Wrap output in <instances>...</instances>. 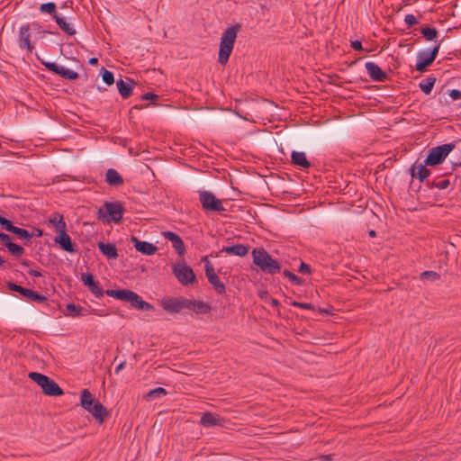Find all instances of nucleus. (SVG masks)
I'll return each instance as SVG.
<instances>
[{
  "instance_id": "1",
  "label": "nucleus",
  "mask_w": 461,
  "mask_h": 461,
  "mask_svg": "<svg viewBox=\"0 0 461 461\" xmlns=\"http://www.w3.org/2000/svg\"><path fill=\"white\" fill-rule=\"evenodd\" d=\"M240 29V24H235L228 27L221 36L218 62L220 64H226L234 48L237 34Z\"/></svg>"
},
{
  "instance_id": "2",
  "label": "nucleus",
  "mask_w": 461,
  "mask_h": 461,
  "mask_svg": "<svg viewBox=\"0 0 461 461\" xmlns=\"http://www.w3.org/2000/svg\"><path fill=\"white\" fill-rule=\"evenodd\" d=\"M253 263L262 272L275 275L279 273L281 266L279 262L269 255V253L263 248H255L252 252Z\"/></svg>"
},
{
  "instance_id": "3",
  "label": "nucleus",
  "mask_w": 461,
  "mask_h": 461,
  "mask_svg": "<svg viewBox=\"0 0 461 461\" xmlns=\"http://www.w3.org/2000/svg\"><path fill=\"white\" fill-rule=\"evenodd\" d=\"M123 212L124 207L121 202H104L97 211V219L104 223H118L122 221Z\"/></svg>"
},
{
  "instance_id": "4",
  "label": "nucleus",
  "mask_w": 461,
  "mask_h": 461,
  "mask_svg": "<svg viewBox=\"0 0 461 461\" xmlns=\"http://www.w3.org/2000/svg\"><path fill=\"white\" fill-rule=\"evenodd\" d=\"M454 142L446 143L429 149L426 158V165L434 167L442 164L448 154L455 149Z\"/></svg>"
},
{
  "instance_id": "5",
  "label": "nucleus",
  "mask_w": 461,
  "mask_h": 461,
  "mask_svg": "<svg viewBox=\"0 0 461 461\" xmlns=\"http://www.w3.org/2000/svg\"><path fill=\"white\" fill-rule=\"evenodd\" d=\"M199 202L206 212L221 213L225 211L221 200L218 199L211 191H198Z\"/></svg>"
},
{
  "instance_id": "6",
  "label": "nucleus",
  "mask_w": 461,
  "mask_h": 461,
  "mask_svg": "<svg viewBox=\"0 0 461 461\" xmlns=\"http://www.w3.org/2000/svg\"><path fill=\"white\" fill-rule=\"evenodd\" d=\"M440 48V41L433 47L431 50H421L417 54L416 69L424 72L435 60Z\"/></svg>"
},
{
  "instance_id": "7",
  "label": "nucleus",
  "mask_w": 461,
  "mask_h": 461,
  "mask_svg": "<svg viewBox=\"0 0 461 461\" xmlns=\"http://www.w3.org/2000/svg\"><path fill=\"white\" fill-rule=\"evenodd\" d=\"M176 278L183 285H187L195 281V275L193 269L185 263H176L172 267Z\"/></svg>"
},
{
  "instance_id": "8",
  "label": "nucleus",
  "mask_w": 461,
  "mask_h": 461,
  "mask_svg": "<svg viewBox=\"0 0 461 461\" xmlns=\"http://www.w3.org/2000/svg\"><path fill=\"white\" fill-rule=\"evenodd\" d=\"M205 276L209 283L212 285L213 289L219 294H223L226 292L224 284L220 280L215 273L212 264L209 260H205Z\"/></svg>"
},
{
  "instance_id": "9",
  "label": "nucleus",
  "mask_w": 461,
  "mask_h": 461,
  "mask_svg": "<svg viewBox=\"0 0 461 461\" xmlns=\"http://www.w3.org/2000/svg\"><path fill=\"white\" fill-rule=\"evenodd\" d=\"M7 287L14 292L19 293L20 294L30 299L31 301H33L36 303H44L47 301L46 296H44L41 294H38L37 292H34L31 289L24 288L21 285H18L14 283H11V282L8 283Z\"/></svg>"
},
{
  "instance_id": "10",
  "label": "nucleus",
  "mask_w": 461,
  "mask_h": 461,
  "mask_svg": "<svg viewBox=\"0 0 461 461\" xmlns=\"http://www.w3.org/2000/svg\"><path fill=\"white\" fill-rule=\"evenodd\" d=\"M200 423L205 428L225 427L227 420L212 412H203L201 415Z\"/></svg>"
},
{
  "instance_id": "11",
  "label": "nucleus",
  "mask_w": 461,
  "mask_h": 461,
  "mask_svg": "<svg viewBox=\"0 0 461 461\" xmlns=\"http://www.w3.org/2000/svg\"><path fill=\"white\" fill-rule=\"evenodd\" d=\"M163 309L171 313H178L183 309H185V298H165L161 302Z\"/></svg>"
},
{
  "instance_id": "12",
  "label": "nucleus",
  "mask_w": 461,
  "mask_h": 461,
  "mask_svg": "<svg viewBox=\"0 0 461 461\" xmlns=\"http://www.w3.org/2000/svg\"><path fill=\"white\" fill-rule=\"evenodd\" d=\"M18 45L20 49H25L29 53L32 52L34 47L31 44V29L28 24L23 25L19 29Z\"/></svg>"
},
{
  "instance_id": "13",
  "label": "nucleus",
  "mask_w": 461,
  "mask_h": 461,
  "mask_svg": "<svg viewBox=\"0 0 461 461\" xmlns=\"http://www.w3.org/2000/svg\"><path fill=\"white\" fill-rule=\"evenodd\" d=\"M81 280L83 281L84 285L88 287V289L91 291V293L95 295L97 298H101L104 291L100 286L99 283L95 281L94 276L90 273H83L81 275Z\"/></svg>"
},
{
  "instance_id": "14",
  "label": "nucleus",
  "mask_w": 461,
  "mask_h": 461,
  "mask_svg": "<svg viewBox=\"0 0 461 461\" xmlns=\"http://www.w3.org/2000/svg\"><path fill=\"white\" fill-rule=\"evenodd\" d=\"M426 160L423 163H414L410 168V174L413 178H418L420 182L425 181L430 175V170L427 168Z\"/></svg>"
},
{
  "instance_id": "15",
  "label": "nucleus",
  "mask_w": 461,
  "mask_h": 461,
  "mask_svg": "<svg viewBox=\"0 0 461 461\" xmlns=\"http://www.w3.org/2000/svg\"><path fill=\"white\" fill-rule=\"evenodd\" d=\"M365 68L369 77L375 82H384L387 78V75L375 62L368 61L365 64Z\"/></svg>"
},
{
  "instance_id": "16",
  "label": "nucleus",
  "mask_w": 461,
  "mask_h": 461,
  "mask_svg": "<svg viewBox=\"0 0 461 461\" xmlns=\"http://www.w3.org/2000/svg\"><path fill=\"white\" fill-rule=\"evenodd\" d=\"M54 241L67 252L74 253L76 251L75 246L69 235L67 233V230L58 232V236L55 238Z\"/></svg>"
},
{
  "instance_id": "17",
  "label": "nucleus",
  "mask_w": 461,
  "mask_h": 461,
  "mask_svg": "<svg viewBox=\"0 0 461 461\" xmlns=\"http://www.w3.org/2000/svg\"><path fill=\"white\" fill-rule=\"evenodd\" d=\"M163 234L167 240L171 241L172 246L176 250L177 254L179 256H184V254L185 253V248L181 238L172 231H166Z\"/></svg>"
},
{
  "instance_id": "18",
  "label": "nucleus",
  "mask_w": 461,
  "mask_h": 461,
  "mask_svg": "<svg viewBox=\"0 0 461 461\" xmlns=\"http://www.w3.org/2000/svg\"><path fill=\"white\" fill-rule=\"evenodd\" d=\"M44 394L49 396H60L64 393L61 387L50 377L47 379L44 385L41 387Z\"/></svg>"
},
{
  "instance_id": "19",
  "label": "nucleus",
  "mask_w": 461,
  "mask_h": 461,
  "mask_svg": "<svg viewBox=\"0 0 461 461\" xmlns=\"http://www.w3.org/2000/svg\"><path fill=\"white\" fill-rule=\"evenodd\" d=\"M185 309L193 311L196 313L205 314L211 311V306L201 301H194L186 299Z\"/></svg>"
},
{
  "instance_id": "20",
  "label": "nucleus",
  "mask_w": 461,
  "mask_h": 461,
  "mask_svg": "<svg viewBox=\"0 0 461 461\" xmlns=\"http://www.w3.org/2000/svg\"><path fill=\"white\" fill-rule=\"evenodd\" d=\"M105 182L111 186H120L124 183L122 176L114 168L106 171Z\"/></svg>"
},
{
  "instance_id": "21",
  "label": "nucleus",
  "mask_w": 461,
  "mask_h": 461,
  "mask_svg": "<svg viewBox=\"0 0 461 461\" xmlns=\"http://www.w3.org/2000/svg\"><path fill=\"white\" fill-rule=\"evenodd\" d=\"M292 163L302 168H309L311 163L308 161L306 155L303 151H293L291 155Z\"/></svg>"
},
{
  "instance_id": "22",
  "label": "nucleus",
  "mask_w": 461,
  "mask_h": 461,
  "mask_svg": "<svg viewBox=\"0 0 461 461\" xmlns=\"http://www.w3.org/2000/svg\"><path fill=\"white\" fill-rule=\"evenodd\" d=\"M221 252L239 257H244L249 253V246L243 244H237L233 246L223 247Z\"/></svg>"
},
{
  "instance_id": "23",
  "label": "nucleus",
  "mask_w": 461,
  "mask_h": 461,
  "mask_svg": "<svg viewBox=\"0 0 461 461\" xmlns=\"http://www.w3.org/2000/svg\"><path fill=\"white\" fill-rule=\"evenodd\" d=\"M95 402L97 401L94 399L92 393L87 389L82 390L80 394V402L81 406L85 410H86L87 411H92L91 409L93 408Z\"/></svg>"
},
{
  "instance_id": "24",
  "label": "nucleus",
  "mask_w": 461,
  "mask_h": 461,
  "mask_svg": "<svg viewBox=\"0 0 461 461\" xmlns=\"http://www.w3.org/2000/svg\"><path fill=\"white\" fill-rule=\"evenodd\" d=\"M92 411H89L93 417L99 421V423H103L105 417L108 416V412L106 409L99 402H95Z\"/></svg>"
},
{
  "instance_id": "25",
  "label": "nucleus",
  "mask_w": 461,
  "mask_h": 461,
  "mask_svg": "<svg viewBox=\"0 0 461 461\" xmlns=\"http://www.w3.org/2000/svg\"><path fill=\"white\" fill-rule=\"evenodd\" d=\"M54 20L60 28V30H62L65 33L70 36L76 34V30L74 26L68 22H67L65 18L61 17L60 15H54Z\"/></svg>"
},
{
  "instance_id": "26",
  "label": "nucleus",
  "mask_w": 461,
  "mask_h": 461,
  "mask_svg": "<svg viewBox=\"0 0 461 461\" xmlns=\"http://www.w3.org/2000/svg\"><path fill=\"white\" fill-rule=\"evenodd\" d=\"M98 248L108 258L115 259L118 257L116 247L113 244L100 242Z\"/></svg>"
},
{
  "instance_id": "27",
  "label": "nucleus",
  "mask_w": 461,
  "mask_h": 461,
  "mask_svg": "<svg viewBox=\"0 0 461 461\" xmlns=\"http://www.w3.org/2000/svg\"><path fill=\"white\" fill-rule=\"evenodd\" d=\"M49 222L55 228L57 232L66 230L67 224L64 221L63 215L56 214L49 219Z\"/></svg>"
},
{
  "instance_id": "28",
  "label": "nucleus",
  "mask_w": 461,
  "mask_h": 461,
  "mask_svg": "<svg viewBox=\"0 0 461 461\" xmlns=\"http://www.w3.org/2000/svg\"><path fill=\"white\" fill-rule=\"evenodd\" d=\"M435 83L436 78L434 77H427L419 83V87L425 95H429Z\"/></svg>"
},
{
  "instance_id": "29",
  "label": "nucleus",
  "mask_w": 461,
  "mask_h": 461,
  "mask_svg": "<svg viewBox=\"0 0 461 461\" xmlns=\"http://www.w3.org/2000/svg\"><path fill=\"white\" fill-rule=\"evenodd\" d=\"M116 85H117V88H118L120 95L123 98H127L131 95V86L129 83L124 82L122 79H120L117 81Z\"/></svg>"
},
{
  "instance_id": "30",
  "label": "nucleus",
  "mask_w": 461,
  "mask_h": 461,
  "mask_svg": "<svg viewBox=\"0 0 461 461\" xmlns=\"http://www.w3.org/2000/svg\"><path fill=\"white\" fill-rule=\"evenodd\" d=\"M57 75L60 76L62 78L74 80L78 77V73L68 69L63 66H59Z\"/></svg>"
},
{
  "instance_id": "31",
  "label": "nucleus",
  "mask_w": 461,
  "mask_h": 461,
  "mask_svg": "<svg viewBox=\"0 0 461 461\" xmlns=\"http://www.w3.org/2000/svg\"><path fill=\"white\" fill-rule=\"evenodd\" d=\"M9 232H12L14 234H16L20 239L30 240L32 237V234L30 233L27 230L19 228L16 226H13Z\"/></svg>"
},
{
  "instance_id": "32",
  "label": "nucleus",
  "mask_w": 461,
  "mask_h": 461,
  "mask_svg": "<svg viewBox=\"0 0 461 461\" xmlns=\"http://www.w3.org/2000/svg\"><path fill=\"white\" fill-rule=\"evenodd\" d=\"M167 394V392L162 387H158L155 389L150 390L149 393H146V400H153L157 398H162Z\"/></svg>"
},
{
  "instance_id": "33",
  "label": "nucleus",
  "mask_w": 461,
  "mask_h": 461,
  "mask_svg": "<svg viewBox=\"0 0 461 461\" xmlns=\"http://www.w3.org/2000/svg\"><path fill=\"white\" fill-rule=\"evenodd\" d=\"M28 377L31 378L33 382H35L37 384H39L41 387L44 385V383H46L49 376L38 373V372H30L28 374Z\"/></svg>"
},
{
  "instance_id": "34",
  "label": "nucleus",
  "mask_w": 461,
  "mask_h": 461,
  "mask_svg": "<svg viewBox=\"0 0 461 461\" xmlns=\"http://www.w3.org/2000/svg\"><path fill=\"white\" fill-rule=\"evenodd\" d=\"M6 248L8 249L9 252L15 257H21L24 254V249L12 241L7 242Z\"/></svg>"
},
{
  "instance_id": "35",
  "label": "nucleus",
  "mask_w": 461,
  "mask_h": 461,
  "mask_svg": "<svg viewBox=\"0 0 461 461\" xmlns=\"http://www.w3.org/2000/svg\"><path fill=\"white\" fill-rule=\"evenodd\" d=\"M40 11L41 13H47L50 14L53 18L54 15H59V14L56 12V5L53 2H48L44 3L40 6Z\"/></svg>"
},
{
  "instance_id": "36",
  "label": "nucleus",
  "mask_w": 461,
  "mask_h": 461,
  "mask_svg": "<svg viewBox=\"0 0 461 461\" xmlns=\"http://www.w3.org/2000/svg\"><path fill=\"white\" fill-rule=\"evenodd\" d=\"M420 33L429 41H434L438 36V31L431 27L422 28Z\"/></svg>"
},
{
  "instance_id": "37",
  "label": "nucleus",
  "mask_w": 461,
  "mask_h": 461,
  "mask_svg": "<svg viewBox=\"0 0 461 461\" xmlns=\"http://www.w3.org/2000/svg\"><path fill=\"white\" fill-rule=\"evenodd\" d=\"M132 295L134 298L128 300V303H130L131 305L136 309H144V301L142 298L134 292H132Z\"/></svg>"
},
{
  "instance_id": "38",
  "label": "nucleus",
  "mask_w": 461,
  "mask_h": 461,
  "mask_svg": "<svg viewBox=\"0 0 461 461\" xmlns=\"http://www.w3.org/2000/svg\"><path fill=\"white\" fill-rule=\"evenodd\" d=\"M67 310L69 311V315L71 317H79V316H82L84 315L83 314V307L79 306V305H76L74 303H68L67 305Z\"/></svg>"
},
{
  "instance_id": "39",
  "label": "nucleus",
  "mask_w": 461,
  "mask_h": 461,
  "mask_svg": "<svg viewBox=\"0 0 461 461\" xmlns=\"http://www.w3.org/2000/svg\"><path fill=\"white\" fill-rule=\"evenodd\" d=\"M420 278L422 280L435 282L440 278V276L435 271H424L420 274Z\"/></svg>"
},
{
  "instance_id": "40",
  "label": "nucleus",
  "mask_w": 461,
  "mask_h": 461,
  "mask_svg": "<svg viewBox=\"0 0 461 461\" xmlns=\"http://www.w3.org/2000/svg\"><path fill=\"white\" fill-rule=\"evenodd\" d=\"M102 70H103V74H102L103 81L108 86L113 85L114 83L113 73L109 70H106L104 68H102Z\"/></svg>"
},
{
  "instance_id": "41",
  "label": "nucleus",
  "mask_w": 461,
  "mask_h": 461,
  "mask_svg": "<svg viewBox=\"0 0 461 461\" xmlns=\"http://www.w3.org/2000/svg\"><path fill=\"white\" fill-rule=\"evenodd\" d=\"M450 185V182L448 179H444L438 182H432L430 186L437 187L438 189L444 190L447 189Z\"/></svg>"
},
{
  "instance_id": "42",
  "label": "nucleus",
  "mask_w": 461,
  "mask_h": 461,
  "mask_svg": "<svg viewBox=\"0 0 461 461\" xmlns=\"http://www.w3.org/2000/svg\"><path fill=\"white\" fill-rule=\"evenodd\" d=\"M291 304L294 307H298V308H301L303 310H313L314 309V306L308 303H301V302H297V301H293L291 303Z\"/></svg>"
},
{
  "instance_id": "43",
  "label": "nucleus",
  "mask_w": 461,
  "mask_h": 461,
  "mask_svg": "<svg viewBox=\"0 0 461 461\" xmlns=\"http://www.w3.org/2000/svg\"><path fill=\"white\" fill-rule=\"evenodd\" d=\"M284 276L288 277L293 283L296 285L301 284V279L296 275H294V273L290 272L287 269L284 271Z\"/></svg>"
},
{
  "instance_id": "44",
  "label": "nucleus",
  "mask_w": 461,
  "mask_h": 461,
  "mask_svg": "<svg viewBox=\"0 0 461 461\" xmlns=\"http://www.w3.org/2000/svg\"><path fill=\"white\" fill-rule=\"evenodd\" d=\"M404 22L408 25V27H412L413 25L418 23L417 18L411 14L405 15Z\"/></svg>"
},
{
  "instance_id": "45",
  "label": "nucleus",
  "mask_w": 461,
  "mask_h": 461,
  "mask_svg": "<svg viewBox=\"0 0 461 461\" xmlns=\"http://www.w3.org/2000/svg\"><path fill=\"white\" fill-rule=\"evenodd\" d=\"M131 241L134 243L135 249L144 254V241L139 240L136 237H131Z\"/></svg>"
},
{
  "instance_id": "46",
  "label": "nucleus",
  "mask_w": 461,
  "mask_h": 461,
  "mask_svg": "<svg viewBox=\"0 0 461 461\" xmlns=\"http://www.w3.org/2000/svg\"><path fill=\"white\" fill-rule=\"evenodd\" d=\"M0 225L7 231H10L12 227L14 226L12 221L3 216L0 215Z\"/></svg>"
},
{
  "instance_id": "47",
  "label": "nucleus",
  "mask_w": 461,
  "mask_h": 461,
  "mask_svg": "<svg viewBox=\"0 0 461 461\" xmlns=\"http://www.w3.org/2000/svg\"><path fill=\"white\" fill-rule=\"evenodd\" d=\"M132 296H133L132 291L127 290V289H122L121 292V296H120L119 300L123 301V302H128V300H130L131 298H133Z\"/></svg>"
},
{
  "instance_id": "48",
  "label": "nucleus",
  "mask_w": 461,
  "mask_h": 461,
  "mask_svg": "<svg viewBox=\"0 0 461 461\" xmlns=\"http://www.w3.org/2000/svg\"><path fill=\"white\" fill-rule=\"evenodd\" d=\"M43 65L46 68L53 73L57 74L60 65H58L55 62H43Z\"/></svg>"
},
{
  "instance_id": "49",
  "label": "nucleus",
  "mask_w": 461,
  "mask_h": 461,
  "mask_svg": "<svg viewBox=\"0 0 461 461\" xmlns=\"http://www.w3.org/2000/svg\"><path fill=\"white\" fill-rule=\"evenodd\" d=\"M43 65L46 68L53 73L57 74L60 65H58L55 62H43Z\"/></svg>"
},
{
  "instance_id": "50",
  "label": "nucleus",
  "mask_w": 461,
  "mask_h": 461,
  "mask_svg": "<svg viewBox=\"0 0 461 461\" xmlns=\"http://www.w3.org/2000/svg\"><path fill=\"white\" fill-rule=\"evenodd\" d=\"M121 292H122V290L108 289L104 293L108 296H111V297H113V298L119 300V298L121 296Z\"/></svg>"
},
{
  "instance_id": "51",
  "label": "nucleus",
  "mask_w": 461,
  "mask_h": 461,
  "mask_svg": "<svg viewBox=\"0 0 461 461\" xmlns=\"http://www.w3.org/2000/svg\"><path fill=\"white\" fill-rule=\"evenodd\" d=\"M448 95L453 99V100H459L461 99V91L460 90H457V89H452L448 92Z\"/></svg>"
},
{
  "instance_id": "52",
  "label": "nucleus",
  "mask_w": 461,
  "mask_h": 461,
  "mask_svg": "<svg viewBox=\"0 0 461 461\" xmlns=\"http://www.w3.org/2000/svg\"><path fill=\"white\" fill-rule=\"evenodd\" d=\"M299 272L303 274H311V267L304 262H302L299 267Z\"/></svg>"
},
{
  "instance_id": "53",
  "label": "nucleus",
  "mask_w": 461,
  "mask_h": 461,
  "mask_svg": "<svg viewBox=\"0 0 461 461\" xmlns=\"http://www.w3.org/2000/svg\"><path fill=\"white\" fill-rule=\"evenodd\" d=\"M156 250L157 248L153 244L146 241V255H152Z\"/></svg>"
},
{
  "instance_id": "54",
  "label": "nucleus",
  "mask_w": 461,
  "mask_h": 461,
  "mask_svg": "<svg viewBox=\"0 0 461 461\" xmlns=\"http://www.w3.org/2000/svg\"><path fill=\"white\" fill-rule=\"evenodd\" d=\"M350 46H351V48H353L356 50H363L361 41H359L357 40L352 41L351 43H350Z\"/></svg>"
},
{
  "instance_id": "55",
  "label": "nucleus",
  "mask_w": 461,
  "mask_h": 461,
  "mask_svg": "<svg viewBox=\"0 0 461 461\" xmlns=\"http://www.w3.org/2000/svg\"><path fill=\"white\" fill-rule=\"evenodd\" d=\"M146 101H150L152 104H155L154 100L158 98V95L153 94V93H146L145 95Z\"/></svg>"
},
{
  "instance_id": "56",
  "label": "nucleus",
  "mask_w": 461,
  "mask_h": 461,
  "mask_svg": "<svg viewBox=\"0 0 461 461\" xmlns=\"http://www.w3.org/2000/svg\"><path fill=\"white\" fill-rule=\"evenodd\" d=\"M0 240L5 242V245L6 246L7 242H11V237L4 232H0Z\"/></svg>"
},
{
  "instance_id": "57",
  "label": "nucleus",
  "mask_w": 461,
  "mask_h": 461,
  "mask_svg": "<svg viewBox=\"0 0 461 461\" xmlns=\"http://www.w3.org/2000/svg\"><path fill=\"white\" fill-rule=\"evenodd\" d=\"M28 274L32 276L39 277L41 276V273L38 270L32 269L28 272Z\"/></svg>"
},
{
  "instance_id": "58",
  "label": "nucleus",
  "mask_w": 461,
  "mask_h": 461,
  "mask_svg": "<svg viewBox=\"0 0 461 461\" xmlns=\"http://www.w3.org/2000/svg\"><path fill=\"white\" fill-rule=\"evenodd\" d=\"M269 303H270L272 306H274V307H277V306H279V304H280V303H279V301H278L277 299H276V298H270V300H269Z\"/></svg>"
},
{
  "instance_id": "59",
  "label": "nucleus",
  "mask_w": 461,
  "mask_h": 461,
  "mask_svg": "<svg viewBox=\"0 0 461 461\" xmlns=\"http://www.w3.org/2000/svg\"><path fill=\"white\" fill-rule=\"evenodd\" d=\"M125 366V362H122L115 368V373L118 374Z\"/></svg>"
},
{
  "instance_id": "60",
  "label": "nucleus",
  "mask_w": 461,
  "mask_h": 461,
  "mask_svg": "<svg viewBox=\"0 0 461 461\" xmlns=\"http://www.w3.org/2000/svg\"><path fill=\"white\" fill-rule=\"evenodd\" d=\"M43 234L42 230L41 229H35V232L32 234L36 237H41Z\"/></svg>"
},
{
  "instance_id": "61",
  "label": "nucleus",
  "mask_w": 461,
  "mask_h": 461,
  "mask_svg": "<svg viewBox=\"0 0 461 461\" xmlns=\"http://www.w3.org/2000/svg\"><path fill=\"white\" fill-rule=\"evenodd\" d=\"M88 62L91 65H95V64H97L98 59H97V58H91Z\"/></svg>"
},
{
  "instance_id": "62",
  "label": "nucleus",
  "mask_w": 461,
  "mask_h": 461,
  "mask_svg": "<svg viewBox=\"0 0 461 461\" xmlns=\"http://www.w3.org/2000/svg\"><path fill=\"white\" fill-rule=\"evenodd\" d=\"M5 263V258L0 255V266H3Z\"/></svg>"
},
{
  "instance_id": "63",
  "label": "nucleus",
  "mask_w": 461,
  "mask_h": 461,
  "mask_svg": "<svg viewBox=\"0 0 461 461\" xmlns=\"http://www.w3.org/2000/svg\"><path fill=\"white\" fill-rule=\"evenodd\" d=\"M368 234H369L370 237H375V231L374 230H370L368 232Z\"/></svg>"
},
{
  "instance_id": "64",
  "label": "nucleus",
  "mask_w": 461,
  "mask_h": 461,
  "mask_svg": "<svg viewBox=\"0 0 461 461\" xmlns=\"http://www.w3.org/2000/svg\"><path fill=\"white\" fill-rule=\"evenodd\" d=\"M152 308L153 307L151 306V304H149V303L146 302V311L152 309Z\"/></svg>"
}]
</instances>
